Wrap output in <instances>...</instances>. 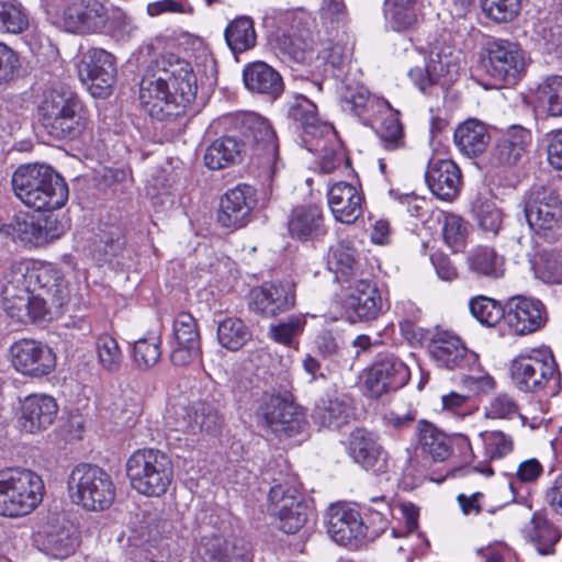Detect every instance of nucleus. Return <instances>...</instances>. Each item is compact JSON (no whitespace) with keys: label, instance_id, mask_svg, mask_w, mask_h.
Segmentation results:
<instances>
[{"label":"nucleus","instance_id":"0eeeda50","mask_svg":"<svg viewBox=\"0 0 562 562\" xmlns=\"http://www.w3.org/2000/svg\"><path fill=\"white\" fill-rule=\"evenodd\" d=\"M510 372L514 384L522 392L543 391L548 396L560 392L561 376L550 349L520 353L512 361Z\"/></svg>","mask_w":562,"mask_h":562},{"label":"nucleus","instance_id":"6e6552de","mask_svg":"<svg viewBox=\"0 0 562 562\" xmlns=\"http://www.w3.org/2000/svg\"><path fill=\"white\" fill-rule=\"evenodd\" d=\"M43 494V480L35 472L21 468L0 472V515H27L42 502Z\"/></svg>","mask_w":562,"mask_h":562},{"label":"nucleus","instance_id":"ea45409f","mask_svg":"<svg viewBox=\"0 0 562 562\" xmlns=\"http://www.w3.org/2000/svg\"><path fill=\"white\" fill-rule=\"evenodd\" d=\"M341 110L360 120L364 125L372 124L382 108H387L389 102L371 95L363 87L351 88L342 92L340 97Z\"/></svg>","mask_w":562,"mask_h":562},{"label":"nucleus","instance_id":"79ce46f5","mask_svg":"<svg viewBox=\"0 0 562 562\" xmlns=\"http://www.w3.org/2000/svg\"><path fill=\"white\" fill-rule=\"evenodd\" d=\"M416 436L417 449L425 458L434 462H442L450 457L452 452L450 438L432 423L419 420Z\"/></svg>","mask_w":562,"mask_h":562},{"label":"nucleus","instance_id":"393cba45","mask_svg":"<svg viewBox=\"0 0 562 562\" xmlns=\"http://www.w3.org/2000/svg\"><path fill=\"white\" fill-rule=\"evenodd\" d=\"M2 305L5 314L18 323H33L42 319L53 306L45 296L29 292H19L12 286H3Z\"/></svg>","mask_w":562,"mask_h":562},{"label":"nucleus","instance_id":"f03ea898","mask_svg":"<svg viewBox=\"0 0 562 562\" xmlns=\"http://www.w3.org/2000/svg\"><path fill=\"white\" fill-rule=\"evenodd\" d=\"M11 184L21 202L37 212L58 210L69 196L65 179L44 164L19 166L12 175Z\"/></svg>","mask_w":562,"mask_h":562},{"label":"nucleus","instance_id":"4be33fe9","mask_svg":"<svg viewBox=\"0 0 562 562\" xmlns=\"http://www.w3.org/2000/svg\"><path fill=\"white\" fill-rule=\"evenodd\" d=\"M505 323L516 335H528L539 330L547 322L544 305L524 295L509 297L505 303Z\"/></svg>","mask_w":562,"mask_h":562},{"label":"nucleus","instance_id":"37998d69","mask_svg":"<svg viewBox=\"0 0 562 562\" xmlns=\"http://www.w3.org/2000/svg\"><path fill=\"white\" fill-rule=\"evenodd\" d=\"M521 533L540 555L554 554V547L561 538L560 530L541 513L532 515Z\"/></svg>","mask_w":562,"mask_h":562},{"label":"nucleus","instance_id":"49530a36","mask_svg":"<svg viewBox=\"0 0 562 562\" xmlns=\"http://www.w3.org/2000/svg\"><path fill=\"white\" fill-rule=\"evenodd\" d=\"M467 265L470 272L477 278L498 279L505 271L504 258L488 246L472 248L468 254Z\"/></svg>","mask_w":562,"mask_h":562},{"label":"nucleus","instance_id":"f3484780","mask_svg":"<svg viewBox=\"0 0 562 562\" xmlns=\"http://www.w3.org/2000/svg\"><path fill=\"white\" fill-rule=\"evenodd\" d=\"M428 349L431 358L440 368L474 372L480 367L479 356L453 333H437L430 339Z\"/></svg>","mask_w":562,"mask_h":562},{"label":"nucleus","instance_id":"864d4df0","mask_svg":"<svg viewBox=\"0 0 562 562\" xmlns=\"http://www.w3.org/2000/svg\"><path fill=\"white\" fill-rule=\"evenodd\" d=\"M484 448V456L490 460H501L514 449V440L510 435L501 430H485L479 434Z\"/></svg>","mask_w":562,"mask_h":562},{"label":"nucleus","instance_id":"423d86ee","mask_svg":"<svg viewBox=\"0 0 562 562\" xmlns=\"http://www.w3.org/2000/svg\"><path fill=\"white\" fill-rule=\"evenodd\" d=\"M125 470L132 488L147 497L165 495L173 479L170 458L153 448L134 451L127 459Z\"/></svg>","mask_w":562,"mask_h":562},{"label":"nucleus","instance_id":"473e14b6","mask_svg":"<svg viewBox=\"0 0 562 562\" xmlns=\"http://www.w3.org/2000/svg\"><path fill=\"white\" fill-rule=\"evenodd\" d=\"M173 337L177 347L171 352V361L175 364L187 366L200 356V333L196 321L191 314L181 312L176 316Z\"/></svg>","mask_w":562,"mask_h":562},{"label":"nucleus","instance_id":"680f3d73","mask_svg":"<svg viewBox=\"0 0 562 562\" xmlns=\"http://www.w3.org/2000/svg\"><path fill=\"white\" fill-rule=\"evenodd\" d=\"M160 338H140L134 344L133 358L139 369L147 370L160 359Z\"/></svg>","mask_w":562,"mask_h":562},{"label":"nucleus","instance_id":"3c124183","mask_svg":"<svg viewBox=\"0 0 562 562\" xmlns=\"http://www.w3.org/2000/svg\"><path fill=\"white\" fill-rule=\"evenodd\" d=\"M469 308L472 316L486 327L496 326L506 315L505 305L485 295L471 299Z\"/></svg>","mask_w":562,"mask_h":562},{"label":"nucleus","instance_id":"cd10ccee","mask_svg":"<svg viewBox=\"0 0 562 562\" xmlns=\"http://www.w3.org/2000/svg\"><path fill=\"white\" fill-rule=\"evenodd\" d=\"M259 414L267 426L279 436H292L301 431L302 413L296 405L280 395L268 396L261 404Z\"/></svg>","mask_w":562,"mask_h":562},{"label":"nucleus","instance_id":"f257e3e1","mask_svg":"<svg viewBox=\"0 0 562 562\" xmlns=\"http://www.w3.org/2000/svg\"><path fill=\"white\" fill-rule=\"evenodd\" d=\"M198 79L191 64L175 55L153 60L139 82V101L158 121H169L187 112L196 97Z\"/></svg>","mask_w":562,"mask_h":562},{"label":"nucleus","instance_id":"13d9d810","mask_svg":"<svg viewBox=\"0 0 562 562\" xmlns=\"http://www.w3.org/2000/svg\"><path fill=\"white\" fill-rule=\"evenodd\" d=\"M29 25V19L21 4L0 2V32L12 34L23 33Z\"/></svg>","mask_w":562,"mask_h":562},{"label":"nucleus","instance_id":"8fccbe9b","mask_svg":"<svg viewBox=\"0 0 562 562\" xmlns=\"http://www.w3.org/2000/svg\"><path fill=\"white\" fill-rule=\"evenodd\" d=\"M250 338V331L244 322L236 317H227L217 326V340L227 350L240 349Z\"/></svg>","mask_w":562,"mask_h":562},{"label":"nucleus","instance_id":"6e6d98bb","mask_svg":"<svg viewBox=\"0 0 562 562\" xmlns=\"http://www.w3.org/2000/svg\"><path fill=\"white\" fill-rule=\"evenodd\" d=\"M269 510L272 515L285 513L296 505H304V501L297 491V487L286 486L283 484H276L270 488L269 495Z\"/></svg>","mask_w":562,"mask_h":562},{"label":"nucleus","instance_id":"4468645a","mask_svg":"<svg viewBox=\"0 0 562 562\" xmlns=\"http://www.w3.org/2000/svg\"><path fill=\"white\" fill-rule=\"evenodd\" d=\"M233 125L244 137L245 147L254 149L262 165L271 170L278 159V140L269 122L255 112L240 113L232 117Z\"/></svg>","mask_w":562,"mask_h":562},{"label":"nucleus","instance_id":"b1692460","mask_svg":"<svg viewBox=\"0 0 562 562\" xmlns=\"http://www.w3.org/2000/svg\"><path fill=\"white\" fill-rule=\"evenodd\" d=\"M255 205V189L248 184H238L221 199L217 222L225 228L244 227Z\"/></svg>","mask_w":562,"mask_h":562},{"label":"nucleus","instance_id":"4d7b16f0","mask_svg":"<svg viewBox=\"0 0 562 562\" xmlns=\"http://www.w3.org/2000/svg\"><path fill=\"white\" fill-rule=\"evenodd\" d=\"M386 116L382 121L380 130V140L384 149L396 150L405 146L403 126L397 117V112H393L391 106L382 108Z\"/></svg>","mask_w":562,"mask_h":562},{"label":"nucleus","instance_id":"c9c22d12","mask_svg":"<svg viewBox=\"0 0 562 562\" xmlns=\"http://www.w3.org/2000/svg\"><path fill=\"white\" fill-rule=\"evenodd\" d=\"M328 206L334 218L344 224H353L362 214L363 196L348 182H337L327 192Z\"/></svg>","mask_w":562,"mask_h":562},{"label":"nucleus","instance_id":"e433bc0d","mask_svg":"<svg viewBox=\"0 0 562 562\" xmlns=\"http://www.w3.org/2000/svg\"><path fill=\"white\" fill-rule=\"evenodd\" d=\"M353 416L351 401L347 395L333 394L321 397L312 413L314 424L330 430L340 429Z\"/></svg>","mask_w":562,"mask_h":562},{"label":"nucleus","instance_id":"c85d7f7f","mask_svg":"<svg viewBox=\"0 0 562 562\" xmlns=\"http://www.w3.org/2000/svg\"><path fill=\"white\" fill-rule=\"evenodd\" d=\"M532 142L531 132L521 125L506 128L491 150L490 161L493 166L513 167L518 165L527 154Z\"/></svg>","mask_w":562,"mask_h":562},{"label":"nucleus","instance_id":"5fc2aeb1","mask_svg":"<svg viewBox=\"0 0 562 562\" xmlns=\"http://www.w3.org/2000/svg\"><path fill=\"white\" fill-rule=\"evenodd\" d=\"M441 231L445 243L452 251L458 252L464 248L470 226L461 216L445 214Z\"/></svg>","mask_w":562,"mask_h":562},{"label":"nucleus","instance_id":"9b49d317","mask_svg":"<svg viewBox=\"0 0 562 562\" xmlns=\"http://www.w3.org/2000/svg\"><path fill=\"white\" fill-rule=\"evenodd\" d=\"M380 525L370 529L356 509L345 504H334L325 514L328 536L337 543L348 546L362 541H372L386 529L385 513L378 512Z\"/></svg>","mask_w":562,"mask_h":562},{"label":"nucleus","instance_id":"bb28decb","mask_svg":"<svg viewBox=\"0 0 562 562\" xmlns=\"http://www.w3.org/2000/svg\"><path fill=\"white\" fill-rule=\"evenodd\" d=\"M35 540L46 554L56 559H65L76 551L79 544V535L70 521L55 519L47 522L37 532Z\"/></svg>","mask_w":562,"mask_h":562},{"label":"nucleus","instance_id":"39448f33","mask_svg":"<svg viewBox=\"0 0 562 562\" xmlns=\"http://www.w3.org/2000/svg\"><path fill=\"white\" fill-rule=\"evenodd\" d=\"M3 286L45 296L56 310L68 304L71 299L69 283L58 269L30 260L12 262L4 274Z\"/></svg>","mask_w":562,"mask_h":562},{"label":"nucleus","instance_id":"7ed1b4c3","mask_svg":"<svg viewBox=\"0 0 562 562\" xmlns=\"http://www.w3.org/2000/svg\"><path fill=\"white\" fill-rule=\"evenodd\" d=\"M291 116L300 123L302 140L306 148L319 156V168L329 173L347 161L346 154L334 126L317 116V108L306 98L297 99L290 109Z\"/></svg>","mask_w":562,"mask_h":562},{"label":"nucleus","instance_id":"f8f14e48","mask_svg":"<svg viewBox=\"0 0 562 562\" xmlns=\"http://www.w3.org/2000/svg\"><path fill=\"white\" fill-rule=\"evenodd\" d=\"M221 425V416L205 401L171 403L165 415V426L170 432L196 435L203 430L214 432Z\"/></svg>","mask_w":562,"mask_h":562},{"label":"nucleus","instance_id":"774afa93","mask_svg":"<svg viewBox=\"0 0 562 562\" xmlns=\"http://www.w3.org/2000/svg\"><path fill=\"white\" fill-rule=\"evenodd\" d=\"M110 409L113 418L124 427L134 426L140 415L139 402L135 397H120Z\"/></svg>","mask_w":562,"mask_h":562},{"label":"nucleus","instance_id":"f704fd0d","mask_svg":"<svg viewBox=\"0 0 562 562\" xmlns=\"http://www.w3.org/2000/svg\"><path fill=\"white\" fill-rule=\"evenodd\" d=\"M425 179L430 191L441 200L452 201L460 192L461 170L450 159L429 162Z\"/></svg>","mask_w":562,"mask_h":562},{"label":"nucleus","instance_id":"6ab92c4d","mask_svg":"<svg viewBox=\"0 0 562 562\" xmlns=\"http://www.w3.org/2000/svg\"><path fill=\"white\" fill-rule=\"evenodd\" d=\"M408 367L395 355H380L368 371L366 387L370 396L379 398L407 384Z\"/></svg>","mask_w":562,"mask_h":562},{"label":"nucleus","instance_id":"de8ad7c7","mask_svg":"<svg viewBox=\"0 0 562 562\" xmlns=\"http://www.w3.org/2000/svg\"><path fill=\"white\" fill-rule=\"evenodd\" d=\"M418 0H384V15L394 32H406L417 21Z\"/></svg>","mask_w":562,"mask_h":562},{"label":"nucleus","instance_id":"603ef678","mask_svg":"<svg viewBox=\"0 0 562 562\" xmlns=\"http://www.w3.org/2000/svg\"><path fill=\"white\" fill-rule=\"evenodd\" d=\"M537 98L549 115L562 116V77H546L538 86Z\"/></svg>","mask_w":562,"mask_h":562},{"label":"nucleus","instance_id":"9d476101","mask_svg":"<svg viewBox=\"0 0 562 562\" xmlns=\"http://www.w3.org/2000/svg\"><path fill=\"white\" fill-rule=\"evenodd\" d=\"M481 64L495 83L513 86L526 72L528 57L518 43L497 37L482 50Z\"/></svg>","mask_w":562,"mask_h":562},{"label":"nucleus","instance_id":"c03bdc74","mask_svg":"<svg viewBox=\"0 0 562 562\" xmlns=\"http://www.w3.org/2000/svg\"><path fill=\"white\" fill-rule=\"evenodd\" d=\"M327 268L335 274V279L341 283H351L360 276V262L356 249L348 241L338 243L331 247L327 257Z\"/></svg>","mask_w":562,"mask_h":562},{"label":"nucleus","instance_id":"4c0bfd02","mask_svg":"<svg viewBox=\"0 0 562 562\" xmlns=\"http://www.w3.org/2000/svg\"><path fill=\"white\" fill-rule=\"evenodd\" d=\"M195 562H251L247 549L227 541L220 535L202 537L194 557Z\"/></svg>","mask_w":562,"mask_h":562},{"label":"nucleus","instance_id":"72a5a7b5","mask_svg":"<svg viewBox=\"0 0 562 562\" xmlns=\"http://www.w3.org/2000/svg\"><path fill=\"white\" fill-rule=\"evenodd\" d=\"M288 229L290 236L300 241H318L327 234L323 212L317 205L294 207L288 218Z\"/></svg>","mask_w":562,"mask_h":562},{"label":"nucleus","instance_id":"69168bd1","mask_svg":"<svg viewBox=\"0 0 562 562\" xmlns=\"http://www.w3.org/2000/svg\"><path fill=\"white\" fill-rule=\"evenodd\" d=\"M538 271L543 281L562 283V249L544 250Z\"/></svg>","mask_w":562,"mask_h":562},{"label":"nucleus","instance_id":"bf43d9fd","mask_svg":"<svg viewBox=\"0 0 562 562\" xmlns=\"http://www.w3.org/2000/svg\"><path fill=\"white\" fill-rule=\"evenodd\" d=\"M95 346L102 368L110 372L117 371L123 360L117 341L112 336L103 334L98 337Z\"/></svg>","mask_w":562,"mask_h":562},{"label":"nucleus","instance_id":"2eb2a0df","mask_svg":"<svg viewBox=\"0 0 562 562\" xmlns=\"http://www.w3.org/2000/svg\"><path fill=\"white\" fill-rule=\"evenodd\" d=\"M416 37L412 44L416 49L425 55L427 59L426 68H414L408 72V76L423 93H429V89L436 85L439 77L449 71L452 57V47L446 43L443 37Z\"/></svg>","mask_w":562,"mask_h":562},{"label":"nucleus","instance_id":"ddd939ff","mask_svg":"<svg viewBox=\"0 0 562 562\" xmlns=\"http://www.w3.org/2000/svg\"><path fill=\"white\" fill-rule=\"evenodd\" d=\"M77 71L80 81L97 99H106L113 92L116 78L115 58L102 48H90L79 56Z\"/></svg>","mask_w":562,"mask_h":562},{"label":"nucleus","instance_id":"5701e85b","mask_svg":"<svg viewBox=\"0 0 562 562\" xmlns=\"http://www.w3.org/2000/svg\"><path fill=\"white\" fill-rule=\"evenodd\" d=\"M347 452L355 463L373 474L387 471V454L378 443L373 434L363 429H353L348 437Z\"/></svg>","mask_w":562,"mask_h":562},{"label":"nucleus","instance_id":"dca6fc26","mask_svg":"<svg viewBox=\"0 0 562 562\" xmlns=\"http://www.w3.org/2000/svg\"><path fill=\"white\" fill-rule=\"evenodd\" d=\"M0 231L13 241L35 247L59 238L63 233V228L53 216H35L27 213L14 215Z\"/></svg>","mask_w":562,"mask_h":562},{"label":"nucleus","instance_id":"aec40b11","mask_svg":"<svg viewBox=\"0 0 562 562\" xmlns=\"http://www.w3.org/2000/svg\"><path fill=\"white\" fill-rule=\"evenodd\" d=\"M529 227L538 234L553 229L562 217V201L557 192L546 187H533L525 204Z\"/></svg>","mask_w":562,"mask_h":562},{"label":"nucleus","instance_id":"7c9ffc66","mask_svg":"<svg viewBox=\"0 0 562 562\" xmlns=\"http://www.w3.org/2000/svg\"><path fill=\"white\" fill-rule=\"evenodd\" d=\"M47 11L56 14L63 13L67 32H78L80 26L87 29H97L105 21V9L98 1L83 3H74L69 7L65 5V0H42Z\"/></svg>","mask_w":562,"mask_h":562},{"label":"nucleus","instance_id":"c756f323","mask_svg":"<svg viewBox=\"0 0 562 562\" xmlns=\"http://www.w3.org/2000/svg\"><path fill=\"white\" fill-rule=\"evenodd\" d=\"M294 300V290L290 283L266 282L251 290L249 307L262 316L272 317L290 310Z\"/></svg>","mask_w":562,"mask_h":562},{"label":"nucleus","instance_id":"1a4fd4ad","mask_svg":"<svg viewBox=\"0 0 562 562\" xmlns=\"http://www.w3.org/2000/svg\"><path fill=\"white\" fill-rule=\"evenodd\" d=\"M72 503L88 510H104L115 498V485L109 473L98 465H76L67 481Z\"/></svg>","mask_w":562,"mask_h":562},{"label":"nucleus","instance_id":"052dcab7","mask_svg":"<svg viewBox=\"0 0 562 562\" xmlns=\"http://www.w3.org/2000/svg\"><path fill=\"white\" fill-rule=\"evenodd\" d=\"M123 244L120 231L112 227L108 232H102L94 240L93 256L98 261H110L122 250Z\"/></svg>","mask_w":562,"mask_h":562},{"label":"nucleus","instance_id":"412c9836","mask_svg":"<svg viewBox=\"0 0 562 562\" xmlns=\"http://www.w3.org/2000/svg\"><path fill=\"white\" fill-rule=\"evenodd\" d=\"M348 289L345 306L353 321L375 319L387 308L381 291L368 274L355 279Z\"/></svg>","mask_w":562,"mask_h":562},{"label":"nucleus","instance_id":"0e129e2a","mask_svg":"<svg viewBox=\"0 0 562 562\" xmlns=\"http://www.w3.org/2000/svg\"><path fill=\"white\" fill-rule=\"evenodd\" d=\"M305 321L301 316H290L285 321L270 326L271 338L282 345L290 346L295 337L303 333Z\"/></svg>","mask_w":562,"mask_h":562},{"label":"nucleus","instance_id":"a878e982","mask_svg":"<svg viewBox=\"0 0 562 562\" xmlns=\"http://www.w3.org/2000/svg\"><path fill=\"white\" fill-rule=\"evenodd\" d=\"M318 14L321 26L316 24L314 29L308 27L312 19L305 12L288 15L285 20L291 21L292 29L299 33L306 31L308 33L324 32L330 34L346 31L348 9L344 0H322Z\"/></svg>","mask_w":562,"mask_h":562},{"label":"nucleus","instance_id":"338daca9","mask_svg":"<svg viewBox=\"0 0 562 562\" xmlns=\"http://www.w3.org/2000/svg\"><path fill=\"white\" fill-rule=\"evenodd\" d=\"M475 217L479 226L487 232L496 235L503 223V214L493 202H480L474 207Z\"/></svg>","mask_w":562,"mask_h":562},{"label":"nucleus","instance_id":"58836bf2","mask_svg":"<svg viewBox=\"0 0 562 562\" xmlns=\"http://www.w3.org/2000/svg\"><path fill=\"white\" fill-rule=\"evenodd\" d=\"M245 87L252 93L277 99L283 92L281 75L270 65L263 61H255L243 70Z\"/></svg>","mask_w":562,"mask_h":562},{"label":"nucleus","instance_id":"a211bd4d","mask_svg":"<svg viewBox=\"0 0 562 562\" xmlns=\"http://www.w3.org/2000/svg\"><path fill=\"white\" fill-rule=\"evenodd\" d=\"M12 367L20 373L42 378L48 375L56 366V356L52 349L37 340L22 338L14 341L10 349Z\"/></svg>","mask_w":562,"mask_h":562},{"label":"nucleus","instance_id":"e2e57ef3","mask_svg":"<svg viewBox=\"0 0 562 562\" xmlns=\"http://www.w3.org/2000/svg\"><path fill=\"white\" fill-rule=\"evenodd\" d=\"M482 10L495 22L513 21L521 9L520 0H481Z\"/></svg>","mask_w":562,"mask_h":562},{"label":"nucleus","instance_id":"09e8293b","mask_svg":"<svg viewBox=\"0 0 562 562\" xmlns=\"http://www.w3.org/2000/svg\"><path fill=\"white\" fill-rule=\"evenodd\" d=\"M271 45L282 60L305 64L314 57V48L307 37H273Z\"/></svg>","mask_w":562,"mask_h":562},{"label":"nucleus","instance_id":"20e7f679","mask_svg":"<svg viewBox=\"0 0 562 562\" xmlns=\"http://www.w3.org/2000/svg\"><path fill=\"white\" fill-rule=\"evenodd\" d=\"M38 116L42 126L50 136L58 139H75L86 130L89 112L75 92L50 89L43 94Z\"/></svg>","mask_w":562,"mask_h":562},{"label":"nucleus","instance_id":"a19ab883","mask_svg":"<svg viewBox=\"0 0 562 562\" xmlns=\"http://www.w3.org/2000/svg\"><path fill=\"white\" fill-rule=\"evenodd\" d=\"M453 140L463 156L476 158L485 153L491 142V135L483 122L469 119L456 128Z\"/></svg>","mask_w":562,"mask_h":562},{"label":"nucleus","instance_id":"2f4dec72","mask_svg":"<svg viewBox=\"0 0 562 562\" xmlns=\"http://www.w3.org/2000/svg\"><path fill=\"white\" fill-rule=\"evenodd\" d=\"M57 413L58 405L53 396L32 394L21 402L19 425L29 434H37L54 423Z\"/></svg>","mask_w":562,"mask_h":562},{"label":"nucleus","instance_id":"a18cd8bd","mask_svg":"<svg viewBox=\"0 0 562 562\" xmlns=\"http://www.w3.org/2000/svg\"><path fill=\"white\" fill-rule=\"evenodd\" d=\"M245 143L235 136H224L215 139L206 148L204 162L209 169L220 170L241 160Z\"/></svg>","mask_w":562,"mask_h":562}]
</instances>
